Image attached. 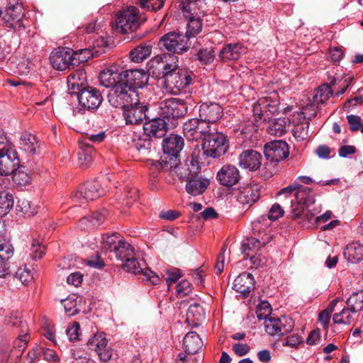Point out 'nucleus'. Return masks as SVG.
Masks as SVG:
<instances>
[{"label": "nucleus", "instance_id": "54", "mask_svg": "<svg viewBox=\"0 0 363 363\" xmlns=\"http://www.w3.org/2000/svg\"><path fill=\"white\" fill-rule=\"evenodd\" d=\"M187 319L191 317L194 318L196 321H200L204 318V312L202 307L197 303L191 305L187 311Z\"/></svg>", "mask_w": 363, "mask_h": 363}, {"label": "nucleus", "instance_id": "56", "mask_svg": "<svg viewBox=\"0 0 363 363\" xmlns=\"http://www.w3.org/2000/svg\"><path fill=\"white\" fill-rule=\"evenodd\" d=\"M30 250V255L33 259H40L45 253V246L35 240L33 241Z\"/></svg>", "mask_w": 363, "mask_h": 363}, {"label": "nucleus", "instance_id": "44", "mask_svg": "<svg viewBox=\"0 0 363 363\" xmlns=\"http://www.w3.org/2000/svg\"><path fill=\"white\" fill-rule=\"evenodd\" d=\"M11 174H13V182L19 186H26L31 182L32 178L30 174L19 167Z\"/></svg>", "mask_w": 363, "mask_h": 363}, {"label": "nucleus", "instance_id": "24", "mask_svg": "<svg viewBox=\"0 0 363 363\" xmlns=\"http://www.w3.org/2000/svg\"><path fill=\"white\" fill-rule=\"evenodd\" d=\"M146 106L139 104L138 101H134L133 104L123 109V116L126 124H140L145 117Z\"/></svg>", "mask_w": 363, "mask_h": 363}, {"label": "nucleus", "instance_id": "42", "mask_svg": "<svg viewBox=\"0 0 363 363\" xmlns=\"http://www.w3.org/2000/svg\"><path fill=\"white\" fill-rule=\"evenodd\" d=\"M23 333L22 335L20 334L13 342V349L9 352L11 357L19 358L26 347L28 341L26 333Z\"/></svg>", "mask_w": 363, "mask_h": 363}, {"label": "nucleus", "instance_id": "30", "mask_svg": "<svg viewBox=\"0 0 363 363\" xmlns=\"http://www.w3.org/2000/svg\"><path fill=\"white\" fill-rule=\"evenodd\" d=\"M205 0H186L183 3L182 10L184 16H202L206 13Z\"/></svg>", "mask_w": 363, "mask_h": 363}, {"label": "nucleus", "instance_id": "3", "mask_svg": "<svg viewBox=\"0 0 363 363\" xmlns=\"http://www.w3.org/2000/svg\"><path fill=\"white\" fill-rule=\"evenodd\" d=\"M184 147V139L177 135H170L163 140L162 147L164 157L160 160L152 161L150 169L152 171H169L173 172L178 169L179 160L178 155Z\"/></svg>", "mask_w": 363, "mask_h": 363}, {"label": "nucleus", "instance_id": "51", "mask_svg": "<svg viewBox=\"0 0 363 363\" xmlns=\"http://www.w3.org/2000/svg\"><path fill=\"white\" fill-rule=\"evenodd\" d=\"M262 102L267 112L275 113L279 111V103L276 99H273L272 96L262 98Z\"/></svg>", "mask_w": 363, "mask_h": 363}, {"label": "nucleus", "instance_id": "35", "mask_svg": "<svg viewBox=\"0 0 363 363\" xmlns=\"http://www.w3.org/2000/svg\"><path fill=\"white\" fill-rule=\"evenodd\" d=\"M290 125V121L286 118H279L270 122L267 132L269 134L275 136H282L284 135Z\"/></svg>", "mask_w": 363, "mask_h": 363}, {"label": "nucleus", "instance_id": "8", "mask_svg": "<svg viewBox=\"0 0 363 363\" xmlns=\"http://www.w3.org/2000/svg\"><path fill=\"white\" fill-rule=\"evenodd\" d=\"M144 20L138 16L137 8L130 7L118 13L116 28L121 33H131L136 30Z\"/></svg>", "mask_w": 363, "mask_h": 363}, {"label": "nucleus", "instance_id": "11", "mask_svg": "<svg viewBox=\"0 0 363 363\" xmlns=\"http://www.w3.org/2000/svg\"><path fill=\"white\" fill-rule=\"evenodd\" d=\"M108 340L104 333H96L89 339L86 345L89 348L98 354L101 362L106 363L113 356V350L108 345Z\"/></svg>", "mask_w": 363, "mask_h": 363}, {"label": "nucleus", "instance_id": "17", "mask_svg": "<svg viewBox=\"0 0 363 363\" xmlns=\"http://www.w3.org/2000/svg\"><path fill=\"white\" fill-rule=\"evenodd\" d=\"M264 154L267 160L277 163L289 156V147L283 140H273L264 145Z\"/></svg>", "mask_w": 363, "mask_h": 363}, {"label": "nucleus", "instance_id": "10", "mask_svg": "<svg viewBox=\"0 0 363 363\" xmlns=\"http://www.w3.org/2000/svg\"><path fill=\"white\" fill-rule=\"evenodd\" d=\"M106 191L105 188L101 187L100 181H90L79 186L72 199L76 202L83 203L99 198L104 195Z\"/></svg>", "mask_w": 363, "mask_h": 363}, {"label": "nucleus", "instance_id": "1", "mask_svg": "<svg viewBox=\"0 0 363 363\" xmlns=\"http://www.w3.org/2000/svg\"><path fill=\"white\" fill-rule=\"evenodd\" d=\"M162 65L164 90L174 95L186 91L192 83V72L186 69L179 68L176 62H162Z\"/></svg>", "mask_w": 363, "mask_h": 363}, {"label": "nucleus", "instance_id": "29", "mask_svg": "<svg viewBox=\"0 0 363 363\" xmlns=\"http://www.w3.org/2000/svg\"><path fill=\"white\" fill-rule=\"evenodd\" d=\"M183 345L187 354H194L201 349L203 341L196 332H190L184 337Z\"/></svg>", "mask_w": 363, "mask_h": 363}, {"label": "nucleus", "instance_id": "43", "mask_svg": "<svg viewBox=\"0 0 363 363\" xmlns=\"http://www.w3.org/2000/svg\"><path fill=\"white\" fill-rule=\"evenodd\" d=\"M347 305L352 313L363 308V290L352 294L347 300Z\"/></svg>", "mask_w": 363, "mask_h": 363}, {"label": "nucleus", "instance_id": "46", "mask_svg": "<svg viewBox=\"0 0 363 363\" xmlns=\"http://www.w3.org/2000/svg\"><path fill=\"white\" fill-rule=\"evenodd\" d=\"M309 122L303 121L294 125L293 135L298 141L306 140L308 136Z\"/></svg>", "mask_w": 363, "mask_h": 363}, {"label": "nucleus", "instance_id": "27", "mask_svg": "<svg viewBox=\"0 0 363 363\" xmlns=\"http://www.w3.org/2000/svg\"><path fill=\"white\" fill-rule=\"evenodd\" d=\"M254 288V277L250 273L243 272L238 276L233 281V289L244 296H247Z\"/></svg>", "mask_w": 363, "mask_h": 363}, {"label": "nucleus", "instance_id": "45", "mask_svg": "<svg viewBox=\"0 0 363 363\" xmlns=\"http://www.w3.org/2000/svg\"><path fill=\"white\" fill-rule=\"evenodd\" d=\"M108 211L103 209L100 212H95L89 217H85L81 220L82 224L89 222L92 226L96 227L100 225L106 219Z\"/></svg>", "mask_w": 363, "mask_h": 363}, {"label": "nucleus", "instance_id": "31", "mask_svg": "<svg viewBox=\"0 0 363 363\" xmlns=\"http://www.w3.org/2000/svg\"><path fill=\"white\" fill-rule=\"evenodd\" d=\"M86 81V72L84 69H78L72 72L67 77V85L73 91H79L83 88Z\"/></svg>", "mask_w": 363, "mask_h": 363}, {"label": "nucleus", "instance_id": "49", "mask_svg": "<svg viewBox=\"0 0 363 363\" xmlns=\"http://www.w3.org/2000/svg\"><path fill=\"white\" fill-rule=\"evenodd\" d=\"M65 313L69 316H72L79 313V309L77 307V299L71 296L62 301Z\"/></svg>", "mask_w": 363, "mask_h": 363}, {"label": "nucleus", "instance_id": "32", "mask_svg": "<svg viewBox=\"0 0 363 363\" xmlns=\"http://www.w3.org/2000/svg\"><path fill=\"white\" fill-rule=\"evenodd\" d=\"M333 94V91L331 88L328 84H323L320 86L317 89H315L313 104L310 106H307L305 108V111H308L309 110H312L315 105H320L325 102L330 96Z\"/></svg>", "mask_w": 363, "mask_h": 363}, {"label": "nucleus", "instance_id": "5", "mask_svg": "<svg viewBox=\"0 0 363 363\" xmlns=\"http://www.w3.org/2000/svg\"><path fill=\"white\" fill-rule=\"evenodd\" d=\"M229 147L227 136L222 133H207L203 139L202 150L203 154L212 158L223 155Z\"/></svg>", "mask_w": 363, "mask_h": 363}, {"label": "nucleus", "instance_id": "13", "mask_svg": "<svg viewBox=\"0 0 363 363\" xmlns=\"http://www.w3.org/2000/svg\"><path fill=\"white\" fill-rule=\"evenodd\" d=\"M20 158L14 145L0 152V174L8 176L19 167Z\"/></svg>", "mask_w": 363, "mask_h": 363}, {"label": "nucleus", "instance_id": "55", "mask_svg": "<svg viewBox=\"0 0 363 363\" xmlns=\"http://www.w3.org/2000/svg\"><path fill=\"white\" fill-rule=\"evenodd\" d=\"M135 146L138 150H147L151 147V138L147 136L145 132L143 135H139L138 138L133 139Z\"/></svg>", "mask_w": 363, "mask_h": 363}, {"label": "nucleus", "instance_id": "21", "mask_svg": "<svg viewBox=\"0 0 363 363\" xmlns=\"http://www.w3.org/2000/svg\"><path fill=\"white\" fill-rule=\"evenodd\" d=\"M216 178L221 185L230 187L240 181V171L234 165L225 164L218 172Z\"/></svg>", "mask_w": 363, "mask_h": 363}, {"label": "nucleus", "instance_id": "19", "mask_svg": "<svg viewBox=\"0 0 363 363\" xmlns=\"http://www.w3.org/2000/svg\"><path fill=\"white\" fill-rule=\"evenodd\" d=\"M73 50L69 48H60L52 52L50 61L55 69L63 71L75 66Z\"/></svg>", "mask_w": 363, "mask_h": 363}, {"label": "nucleus", "instance_id": "6", "mask_svg": "<svg viewBox=\"0 0 363 363\" xmlns=\"http://www.w3.org/2000/svg\"><path fill=\"white\" fill-rule=\"evenodd\" d=\"M108 100L113 107L123 110L133 105L134 101H138V99L135 91L120 82L109 91Z\"/></svg>", "mask_w": 363, "mask_h": 363}, {"label": "nucleus", "instance_id": "18", "mask_svg": "<svg viewBox=\"0 0 363 363\" xmlns=\"http://www.w3.org/2000/svg\"><path fill=\"white\" fill-rule=\"evenodd\" d=\"M79 104L87 110H95L103 101L101 92L94 87L87 86L82 89L78 94Z\"/></svg>", "mask_w": 363, "mask_h": 363}, {"label": "nucleus", "instance_id": "34", "mask_svg": "<svg viewBox=\"0 0 363 363\" xmlns=\"http://www.w3.org/2000/svg\"><path fill=\"white\" fill-rule=\"evenodd\" d=\"M344 256L350 262L357 263L363 259V245L356 242L347 245Z\"/></svg>", "mask_w": 363, "mask_h": 363}, {"label": "nucleus", "instance_id": "20", "mask_svg": "<svg viewBox=\"0 0 363 363\" xmlns=\"http://www.w3.org/2000/svg\"><path fill=\"white\" fill-rule=\"evenodd\" d=\"M235 194L240 204L251 206L259 200L260 189L257 184H250L240 187Z\"/></svg>", "mask_w": 363, "mask_h": 363}, {"label": "nucleus", "instance_id": "64", "mask_svg": "<svg viewBox=\"0 0 363 363\" xmlns=\"http://www.w3.org/2000/svg\"><path fill=\"white\" fill-rule=\"evenodd\" d=\"M79 163L81 166L87 167L89 166L92 161L93 157L89 152V150H83L82 152H79Z\"/></svg>", "mask_w": 363, "mask_h": 363}, {"label": "nucleus", "instance_id": "63", "mask_svg": "<svg viewBox=\"0 0 363 363\" xmlns=\"http://www.w3.org/2000/svg\"><path fill=\"white\" fill-rule=\"evenodd\" d=\"M284 213V211L281 206L278 203H275L269 209L267 216L269 220H276L281 217Z\"/></svg>", "mask_w": 363, "mask_h": 363}, {"label": "nucleus", "instance_id": "37", "mask_svg": "<svg viewBox=\"0 0 363 363\" xmlns=\"http://www.w3.org/2000/svg\"><path fill=\"white\" fill-rule=\"evenodd\" d=\"M99 82L103 86L111 89L120 83V73L111 69L104 70L99 74Z\"/></svg>", "mask_w": 363, "mask_h": 363}, {"label": "nucleus", "instance_id": "15", "mask_svg": "<svg viewBox=\"0 0 363 363\" xmlns=\"http://www.w3.org/2000/svg\"><path fill=\"white\" fill-rule=\"evenodd\" d=\"M209 131V125L197 118L189 119L183 125V133L188 140L203 139Z\"/></svg>", "mask_w": 363, "mask_h": 363}, {"label": "nucleus", "instance_id": "12", "mask_svg": "<svg viewBox=\"0 0 363 363\" xmlns=\"http://www.w3.org/2000/svg\"><path fill=\"white\" fill-rule=\"evenodd\" d=\"M24 9L21 4L9 5L4 16V23L6 26L13 28L16 32L21 33L25 30V25L23 22Z\"/></svg>", "mask_w": 363, "mask_h": 363}, {"label": "nucleus", "instance_id": "62", "mask_svg": "<svg viewBox=\"0 0 363 363\" xmlns=\"http://www.w3.org/2000/svg\"><path fill=\"white\" fill-rule=\"evenodd\" d=\"M272 308L267 301L260 303L257 307L256 314L259 320H264L271 313Z\"/></svg>", "mask_w": 363, "mask_h": 363}, {"label": "nucleus", "instance_id": "41", "mask_svg": "<svg viewBox=\"0 0 363 363\" xmlns=\"http://www.w3.org/2000/svg\"><path fill=\"white\" fill-rule=\"evenodd\" d=\"M13 206V195L7 191H0V216H6Z\"/></svg>", "mask_w": 363, "mask_h": 363}, {"label": "nucleus", "instance_id": "33", "mask_svg": "<svg viewBox=\"0 0 363 363\" xmlns=\"http://www.w3.org/2000/svg\"><path fill=\"white\" fill-rule=\"evenodd\" d=\"M268 242V238H264L261 233L259 234L258 238L251 237L246 240L242 245V252L247 257H250V252H256L262 246L264 245Z\"/></svg>", "mask_w": 363, "mask_h": 363}, {"label": "nucleus", "instance_id": "28", "mask_svg": "<svg viewBox=\"0 0 363 363\" xmlns=\"http://www.w3.org/2000/svg\"><path fill=\"white\" fill-rule=\"evenodd\" d=\"M18 145L20 149L28 155H35L40 147L35 135L27 132L21 134Z\"/></svg>", "mask_w": 363, "mask_h": 363}, {"label": "nucleus", "instance_id": "53", "mask_svg": "<svg viewBox=\"0 0 363 363\" xmlns=\"http://www.w3.org/2000/svg\"><path fill=\"white\" fill-rule=\"evenodd\" d=\"M165 0H138V4L143 9L151 11L160 9Z\"/></svg>", "mask_w": 363, "mask_h": 363}, {"label": "nucleus", "instance_id": "48", "mask_svg": "<svg viewBox=\"0 0 363 363\" xmlns=\"http://www.w3.org/2000/svg\"><path fill=\"white\" fill-rule=\"evenodd\" d=\"M291 215L295 220L303 218L306 209L310 207L295 200H291Z\"/></svg>", "mask_w": 363, "mask_h": 363}, {"label": "nucleus", "instance_id": "52", "mask_svg": "<svg viewBox=\"0 0 363 363\" xmlns=\"http://www.w3.org/2000/svg\"><path fill=\"white\" fill-rule=\"evenodd\" d=\"M74 63L77 66L81 62H86L89 59L94 56L92 52L89 49L80 50L77 52L73 51Z\"/></svg>", "mask_w": 363, "mask_h": 363}, {"label": "nucleus", "instance_id": "50", "mask_svg": "<svg viewBox=\"0 0 363 363\" xmlns=\"http://www.w3.org/2000/svg\"><path fill=\"white\" fill-rule=\"evenodd\" d=\"M13 247L9 242L0 243V262H8L13 255Z\"/></svg>", "mask_w": 363, "mask_h": 363}, {"label": "nucleus", "instance_id": "38", "mask_svg": "<svg viewBox=\"0 0 363 363\" xmlns=\"http://www.w3.org/2000/svg\"><path fill=\"white\" fill-rule=\"evenodd\" d=\"M294 200L306 205V206H311L315 203V198L311 189L303 186L301 184H299V187L295 193Z\"/></svg>", "mask_w": 363, "mask_h": 363}, {"label": "nucleus", "instance_id": "58", "mask_svg": "<svg viewBox=\"0 0 363 363\" xmlns=\"http://www.w3.org/2000/svg\"><path fill=\"white\" fill-rule=\"evenodd\" d=\"M72 363H89L90 357L84 352L79 348H74L72 350Z\"/></svg>", "mask_w": 363, "mask_h": 363}, {"label": "nucleus", "instance_id": "36", "mask_svg": "<svg viewBox=\"0 0 363 363\" xmlns=\"http://www.w3.org/2000/svg\"><path fill=\"white\" fill-rule=\"evenodd\" d=\"M123 237L118 233L101 235V247L106 252H113L122 240Z\"/></svg>", "mask_w": 363, "mask_h": 363}, {"label": "nucleus", "instance_id": "60", "mask_svg": "<svg viewBox=\"0 0 363 363\" xmlns=\"http://www.w3.org/2000/svg\"><path fill=\"white\" fill-rule=\"evenodd\" d=\"M191 291V284L186 279L182 280L176 286V293L180 297L189 295Z\"/></svg>", "mask_w": 363, "mask_h": 363}, {"label": "nucleus", "instance_id": "22", "mask_svg": "<svg viewBox=\"0 0 363 363\" xmlns=\"http://www.w3.org/2000/svg\"><path fill=\"white\" fill-rule=\"evenodd\" d=\"M223 113V108L218 104L203 103L199 108V119L209 125L210 123L216 122L220 119Z\"/></svg>", "mask_w": 363, "mask_h": 363}, {"label": "nucleus", "instance_id": "26", "mask_svg": "<svg viewBox=\"0 0 363 363\" xmlns=\"http://www.w3.org/2000/svg\"><path fill=\"white\" fill-rule=\"evenodd\" d=\"M246 53V48L240 43L225 45L219 52L218 57L223 62L238 60Z\"/></svg>", "mask_w": 363, "mask_h": 363}, {"label": "nucleus", "instance_id": "14", "mask_svg": "<svg viewBox=\"0 0 363 363\" xmlns=\"http://www.w3.org/2000/svg\"><path fill=\"white\" fill-rule=\"evenodd\" d=\"M147 82V74L141 69H126L120 73V82L134 91L145 86Z\"/></svg>", "mask_w": 363, "mask_h": 363}, {"label": "nucleus", "instance_id": "59", "mask_svg": "<svg viewBox=\"0 0 363 363\" xmlns=\"http://www.w3.org/2000/svg\"><path fill=\"white\" fill-rule=\"evenodd\" d=\"M303 342V337L301 335L296 333L287 336L283 342V345L296 348Z\"/></svg>", "mask_w": 363, "mask_h": 363}, {"label": "nucleus", "instance_id": "40", "mask_svg": "<svg viewBox=\"0 0 363 363\" xmlns=\"http://www.w3.org/2000/svg\"><path fill=\"white\" fill-rule=\"evenodd\" d=\"M185 17L189 18L185 35L188 36L189 39L191 37H194L201 31L203 26L201 20L202 16H185Z\"/></svg>", "mask_w": 363, "mask_h": 363}, {"label": "nucleus", "instance_id": "39", "mask_svg": "<svg viewBox=\"0 0 363 363\" xmlns=\"http://www.w3.org/2000/svg\"><path fill=\"white\" fill-rule=\"evenodd\" d=\"M152 47L147 44H140L130 52V58L134 62H140L151 54Z\"/></svg>", "mask_w": 363, "mask_h": 363}, {"label": "nucleus", "instance_id": "25", "mask_svg": "<svg viewBox=\"0 0 363 363\" xmlns=\"http://www.w3.org/2000/svg\"><path fill=\"white\" fill-rule=\"evenodd\" d=\"M143 132L149 136L162 138L163 137L168 129V122L164 118H157L145 122L143 126Z\"/></svg>", "mask_w": 363, "mask_h": 363}, {"label": "nucleus", "instance_id": "47", "mask_svg": "<svg viewBox=\"0 0 363 363\" xmlns=\"http://www.w3.org/2000/svg\"><path fill=\"white\" fill-rule=\"evenodd\" d=\"M351 313L352 312L348 306L347 308H343L340 313L333 315V322L336 324H350L352 322Z\"/></svg>", "mask_w": 363, "mask_h": 363}, {"label": "nucleus", "instance_id": "2", "mask_svg": "<svg viewBox=\"0 0 363 363\" xmlns=\"http://www.w3.org/2000/svg\"><path fill=\"white\" fill-rule=\"evenodd\" d=\"M113 253L118 259L124 262L122 267L125 271L134 274H143L152 285L159 284L160 277L150 269L142 268L140 264L135 258V249L123 238Z\"/></svg>", "mask_w": 363, "mask_h": 363}, {"label": "nucleus", "instance_id": "16", "mask_svg": "<svg viewBox=\"0 0 363 363\" xmlns=\"http://www.w3.org/2000/svg\"><path fill=\"white\" fill-rule=\"evenodd\" d=\"M264 320L265 331L271 336L284 335L292 331L294 324L291 318H269Z\"/></svg>", "mask_w": 363, "mask_h": 363}, {"label": "nucleus", "instance_id": "7", "mask_svg": "<svg viewBox=\"0 0 363 363\" xmlns=\"http://www.w3.org/2000/svg\"><path fill=\"white\" fill-rule=\"evenodd\" d=\"M160 50L170 52L182 53L187 51L190 47L188 36L182 33L170 32L164 35L158 42Z\"/></svg>", "mask_w": 363, "mask_h": 363}, {"label": "nucleus", "instance_id": "57", "mask_svg": "<svg viewBox=\"0 0 363 363\" xmlns=\"http://www.w3.org/2000/svg\"><path fill=\"white\" fill-rule=\"evenodd\" d=\"M6 324L12 327L19 328L21 333H27L26 323L16 315H10L6 319Z\"/></svg>", "mask_w": 363, "mask_h": 363}, {"label": "nucleus", "instance_id": "23", "mask_svg": "<svg viewBox=\"0 0 363 363\" xmlns=\"http://www.w3.org/2000/svg\"><path fill=\"white\" fill-rule=\"evenodd\" d=\"M262 157L259 152L253 150L242 151L239 156V165L250 171L258 169L262 164Z\"/></svg>", "mask_w": 363, "mask_h": 363}, {"label": "nucleus", "instance_id": "61", "mask_svg": "<svg viewBox=\"0 0 363 363\" xmlns=\"http://www.w3.org/2000/svg\"><path fill=\"white\" fill-rule=\"evenodd\" d=\"M198 59L204 65L211 63L215 57L213 50L203 49L200 50L197 54Z\"/></svg>", "mask_w": 363, "mask_h": 363}, {"label": "nucleus", "instance_id": "4", "mask_svg": "<svg viewBox=\"0 0 363 363\" xmlns=\"http://www.w3.org/2000/svg\"><path fill=\"white\" fill-rule=\"evenodd\" d=\"M173 172L181 179L186 181V191L192 196L202 194L209 186V180L200 175L199 167L192 162L189 164L180 166Z\"/></svg>", "mask_w": 363, "mask_h": 363}, {"label": "nucleus", "instance_id": "9", "mask_svg": "<svg viewBox=\"0 0 363 363\" xmlns=\"http://www.w3.org/2000/svg\"><path fill=\"white\" fill-rule=\"evenodd\" d=\"M187 112L186 104L181 99L171 98L160 104V115L168 123L175 118H180Z\"/></svg>", "mask_w": 363, "mask_h": 363}]
</instances>
